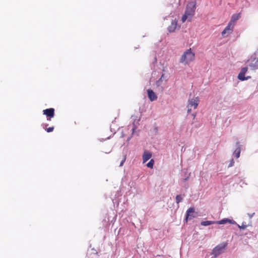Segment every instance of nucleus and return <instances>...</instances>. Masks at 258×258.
<instances>
[{"label": "nucleus", "instance_id": "obj_1", "mask_svg": "<svg viewBox=\"0 0 258 258\" xmlns=\"http://www.w3.org/2000/svg\"><path fill=\"white\" fill-rule=\"evenodd\" d=\"M196 9V3L195 2H191L188 3L186 6L185 13L181 18L182 23H184L186 20H187L188 22L191 21L192 18L195 15Z\"/></svg>", "mask_w": 258, "mask_h": 258}, {"label": "nucleus", "instance_id": "obj_2", "mask_svg": "<svg viewBox=\"0 0 258 258\" xmlns=\"http://www.w3.org/2000/svg\"><path fill=\"white\" fill-rule=\"evenodd\" d=\"M195 58V53L193 52L191 48L187 49L181 55L179 62L180 63L188 64L192 61Z\"/></svg>", "mask_w": 258, "mask_h": 258}, {"label": "nucleus", "instance_id": "obj_3", "mask_svg": "<svg viewBox=\"0 0 258 258\" xmlns=\"http://www.w3.org/2000/svg\"><path fill=\"white\" fill-rule=\"evenodd\" d=\"M226 223H229L230 224H236V223L235 221L232 219H229L227 218L223 219L220 221H202L201 223V225L207 226L208 225H210L213 224H225Z\"/></svg>", "mask_w": 258, "mask_h": 258}, {"label": "nucleus", "instance_id": "obj_4", "mask_svg": "<svg viewBox=\"0 0 258 258\" xmlns=\"http://www.w3.org/2000/svg\"><path fill=\"white\" fill-rule=\"evenodd\" d=\"M228 243L227 242H223L217 245L212 250V254L214 257H217L218 255L223 253L226 249Z\"/></svg>", "mask_w": 258, "mask_h": 258}, {"label": "nucleus", "instance_id": "obj_5", "mask_svg": "<svg viewBox=\"0 0 258 258\" xmlns=\"http://www.w3.org/2000/svg\"><path fill=\"white\" fill-rule=\"evenodd\" d=\"M199 102L200 100L198 97L189 99L187 104V113H189L191 112L192 108L194 109H196L198 106Z\"/></svg>", "mask_w": 258, "mask_h": 258}, {"label": "nucleus", "instance_id": "obj_6", "mask_svg": "<svg viewBox=\"0 0 258 258\" xmlns=\"http://www.w3.org/2000/svg\"><path fill=\"white\" fill-rule=\"evenodd\" d=\"M234 25L229 23L227 26L225 28L224 30L222 32V35L223 37L228 36L231 34L233 31Z\"/></svg>", "mask_w": 258, "mask_h": 258}, {"label": "nucleus", "instance_id": "obj_7", "mask_svg": "<svg viewBox=\"0 0 258 258\" xmlns=\"http://www.w3.org/2000/svg\"><path fill=\"white\" fill-rule=\"evenodd\" d=\"M248 70L247 67L242 68L241 70L240 73L238 75V79L241 81L247 80L250 78V77H245V74L247 72Z\"/></svg>", "mask_w": 258, "mask_h": 258}, {"label": "nucleus", "instance_id": "obj_8", "mask_svg": "<svg viewBox=\"0 0 258 258\" xmlns=\"http://www.w3.org/2000/svg\"><path fill=\"white\" fill-rule=\"evenodd\" d=\"M195 210L192 207L189 208L186 212L185 220L187 222L188 220L191 219L192 218L195 217L194 215Z\"/></svg>", "mask_w": 258, "mask_h": 258}, {"label": "nucleus", "instance_id": "obj_9", "mask_svg": "<svg viewBox=\"0 0 258 258\" xmlns=\"http://www.w3.org/2000/svg\"><path fill=\"white\" fill-rule=\"evenodd\" d=\"M177 22L178 21L176 19H174L172 20L171 25L169 26L167 28L169 32L172 33L175 31L177 25Z\"/></svg>", "mask_w": 258, "mask_h": 258}, {"label": "nucleus", "instance_id": "obj_10", "mask_svg": "<svg viewBox=\"0 0 258 258\" xmlns=\"http://www.w3.org/2000/svg\"><path fill=\"white\" fill-rule=\"evenodd\" d=\"M43 113L51 118L54 116V109L52 108L44 109L43 110Z\"/></svg>", "mask_w": 258, "mask_h": 258}, {"label": "nucleus", "instance_id": "obj_11", "mask_svg": "<svg viewBox=\"0 0 258 258\" xmlns=\"http://www.w3.org/2000/svg\"><path fill=\"white\" fill-rule=\"evenodd\" d=\"M148 97L151 101H153L157 99V96L155 93L151 89L147 90Z\"/></svg>", "mask_w": 258, "mask_h": 258}, {"label": "nucleus", "instance_id": "obj_12", "mask_svg": "<svg viewBox=\"0 0 258 258\" xmlns=\"http://www.w3.org/2000/svg\"><path fill=\"white\" fill-rule=\"evenodd\" d=\"M240 18V14H233L231 18V20L229 23L232 24V25L235 26L236 22Z\"/></svg>", "mask_w": 258, "mask_h": 258}, {"label": "nucleus", "instance_id": "obj_13", "mask_svg": "<svg viewBox=\"0 0 258 258\" xmlns=\"http://www.w3.org/2000/svg\"><path fill=\"white\" fill-rule=\"evenodd\" d=\"M152 157V154L150 152L145 151L143 155V163L147 162Z\"/></svg>", "mask_w": 258, "mask_h": 258}, {"label": "nucleus", "instance_id": "obj_14", "mask_svg": "<svg viewBox=\"0 0 258 258\" xmlns=\"http://www.w3.org/2000/svg\"><path fill=\"white\" fill-rule=\"evenodd\" d=\"M240 152H241V149H240V148L239 147H238V148H237L233 152V155L235 156V157L236 158H238L240 156Z\"/></svg>", "mask_w": 258, "mask_h": 258}, {"label": "nucleus", "instance_id": "obj_15", "mask_svg": "<svg viewBox=\"0 0 258 258\" xmlns=\"http://www.w3.org/2000/svg\"><path fill=\"white\" fill-rule=\"evenodd\" d=\"M154 164V161L153 159H151L147 164L148 167L153 168Z\"/></svg>", "mask_w": 258, "mask_h": 258}, {"label": "nucleus", "instance_id": "obj_16", "mask_svg": "<svg viewBox=\"0 0 258 258\" xmlns=\"http://www.w3.org/2000/svg\"><path fill=\"white\" fill-rule=\"evenodd\" d=\"M182 200V198L180 195H177L176 196V202L177 204L179 203Z\"/></svg>", "mask_w": 258, "mask_h": 258}, {"label": "nucleus", "instance_id": "obj_17", "mask_svg": "<svg viewBox=\"0 0 258 258\" xmlns=\"http://www.w3.org/2000/svg\"><path fill=\"white\" fill-rule=\"evenodd\" d=\"M126 160V155H124L123 156V158H122V159L120 163V165H119V166H123V164H124V162H125Z\"/></svg>", "mask_w": 258, "mask_h": 258}, {"label": "nucleus", "instance_id": "obj_18", "mask_svg": "<svg viewBox=\"0 0 258 258\" xmlns=\"http://www.w3.org/2000/svg\"><path fill=\"white\" fill-rule=\"evenodd\" d=\"M53 130H54V127H49L48 128H47L46 129V131L47 132L50 133V132H52L53 131Z\"/></svg>", "mask_w": 258, "mask_h": 258}, {"label": "nucleus", "instance_id": "obj_19", "mask_svg": "<svg viewBox=\"0 0 258 258\" xmlns=\"http://www.w3.org/2000/svg\"><path fill=\"white\" fill-rule=\"evenodd\" d=\"M238 226L240 229H245L246 228V225H242L241 226H240L238 225Z\"/></svg>", "mask_w": 258, "mask_h": 258}, {"label": "nucleus", "instance_id": "obj_20", "mask_svg": "<svg viewBox=\"0 0 258 258\" xmlns=\"http://www.w3.org/2000/svg\"><path fill=\"white\" fill-rule=\"evenodd\" d=\"M234 162L233 159H231V162H230V164H229V167H231V166H232L233 165V164H234Z\"/></svg>", "mask_w": 258, "mask_h": 258}, {"label": "nucleus", "instance_id": "obj_21", "mask_svg": "<svg viewBox=\"0 0 258 258\" xmlns=\"http://www.w3.org/2000/svg\"><path fill=\"white\" fill-rule=\"evenodd\" d=\"M111 151V149H110L108 150H107V151H105L104 152H105V153L107 154V153H109Z\"/></svg>", "mask_w": 258, "mask_h": 258}, {"label": "nucleus", "instance_id": "obj_22", "mask_svg": "<svg viewBox=\"0 0 258 258\" xmlns=\"http://www.w3.org/2000/svg\"><path fill=\"white\" fill-rule=\"evenodd\" d=\"M192 116H193V118L194 119L196 117V113H193L192 114Z\"/></svg>", "mask_w": 258, "mask_h": 258}]
</instances>
